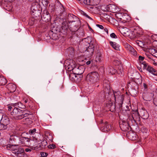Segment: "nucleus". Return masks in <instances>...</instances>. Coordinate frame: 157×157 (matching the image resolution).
<instances>
[{"instance_id": "1", "label": "nucleus", "mask_w": 157, "mask_h": 157, "mask_svg": "<svg viewBox=\"0 0 157 157\" xmlns=\"http://www.w3.org/2000/svg\"><path fill=\"white\" fill-rule=\"evenodd\" d=\"M11 115L15 120H20L25 117H27L29 114L24 113L22 111L17 108H14L13 110V111L10 113Z\"/></svg>"}, {"instance_id": "2", "label": "nucleus", "mask_w": 157, "mask_h": 157, "mask_svg": "<svg viewBox=\"0 0 157 157\" xmlns=\"http://www.w3.org/2000/svg\"><path fill=\"white\" fill-rule=\"evenodd\" d=\"M85 68L83 65H76L74 67L73 71V73H71L69 75L70 79L73 80L76 78V75H79L82 74L84 71Z\"/></svg>"}, {"instance_id": "3", "label": "nucleus", "mask_w": 157, "mask_h": 157, "mask_svg": "<svg viewBox=\"0 0 157 157\" xmlns=\"http://www.w3.org/2000/svg\"><path fill=\"white\" fill-rule=\"evenodd\" d=\"M98 74L97 72H91L87 75L86 79L91 83H94L98 80Z\"/></svg>"}, {"instance_id": "4", "label": "nucleus", "mask_w": 157, "mask_h": 157, "mask_svg": "<svg viewBox=\"0 0 157 157\" xmlns=\"http://www.w3.org/2000/svg\"><path fill=\"white\" fill-rule=\"evenodd\" d=\"M75 62L73 60H67L65 61L64 67L66 71H73L74 67H75Z\"/></svg>"}, {"instance_id": "5", "label": "nucleus", "mask_w": 157, "mask_h": 157, "mask_svg": "<svg viewBox=\"0 0 157 157\" xmlns=\"http://www.w3.org/2000/svg\"><path fill=\"white\" fill-rule=\"evenodd\" d=\"M115 102L117 103L121 107L123 102V95H121L120 91L113 92Z\"/></svg>"}, {"instance_id": "6", "label": "nucleus", "mask_w": 157, "mask_h": 157, "mask_svg": "<svg viewBox=\"0 0 157 157\" xmlns=\"http://www.w3.org/2000/svg\"><path fill=\"white\" fill-rule=\"evenodd\" d=\"M1 127L3 126L2 129L6 128V126L9 124V120L8 117L5 114L2 116V118L0 121Z\"/></svg>"}, {"instance_id": "7", "label": "nucleus", "mask_w": 157, "mask_h": 157, "mask_svg": "<svg viewBox=\"0 0 157 157\" xmlns=\"http://www.w3.org/2000/svg\"><path fill=\"white\" fill-rule=\"evenodd\" d=\"M18 140L19 144H20L27 146L30 145L31 140L30 138L22 137L19 138Z\"/></svg>"}, {"instance_id": "8", "label": "nucleus", "mask_w": 157, "mask_h": 157, "mask_svg": "<svg viewBox=\"0 0 157 157\" xmlns=\"http://www.w3.org/2000/svg\"><path fill=\"white\" fill-rule=\"evenodd\" d=\"M124 47L130 53V54L134 56H137V53L136 50L129 44L125 43L124 44Z\"/></svg>"}, {"instance_id": "9", "label": "nucleus", "mask_w": 157, "mask_h": 157, "mask_svg": "<svg viewBox=\"0 0 157 157\" xmlns=\"http://www.w3.org/2000/svg\"><path fill=\"white\" fill-rule=\"evenodd\" d=\"M94 46L92 45L89 46L85 51L84 53L87 57L89 58L92 55L94 51Z\"/></svg>"}, {"instance_id": "10", "label": "nucleus", "mask_w": 157, "mask_h": 157, "mask_svg": "<svg viewBox=\"0 0 157 157\" xmlns=\"http://www.w3.org/2000/svg\"><path fill=\"white\" fill-rule=\"evenodd\" d=\"M132 118H131L130 119L132 122L133 120L135 122L137 121H139L140 120V117L138 112L137 111H135L133 113L132 115Z\"/></svg>"}, {"instance_id": "11", "label": "nucleus", "mask_w": 157, "mask_h": 157, "mask_svg": "<svg viewBox=\"0 0 157 157\" xmlns=\"http://www.w3.org/2000/svg\"><path fill=\"white\" fill-rule=\"evenodd\" d=\"M120 127L122 130L127 131L129 129V125L127 122L123 121L120 124Z\"/></svg>"}, {"instance_id": "12", "label": "nucleus", "mask_w": 157, "mask_h": 157, "mask_svg": "<svg viewBox=\"0 0 157 157\" xmlns=\"http://www.w3.org/2000/svg\"><path fill=\"white\" fill-rule=\"evenodd\" d=\"M39 6L38 2L35 1L32 4L31 10L33 13H34L35 11L39 10L38 8Z\"/></svg>"}, {"instance_id": "13", "label": "nucleus", "mask_w": 157, "mask_h": 157, "mask_svg": "<svg viewBox=\"0 0 157 157\" xmlns=\"http://www.w3.org/2000/svg\"><path fill=\"white\" fill-rule=\"evenodd\" d=\"M24 150L22 148L19 149L15 151L16 157H26Z\"/></svg>"}, {"instance_id": "14", "label": "nucleus", "mask_w": 157, "mask_h": 157, "mask_svg": "<svg viewBox=\"0 0 157 157\" xmlns=\"http://www.w3.org/2000/svg\"><path fill=\"white\" fill-rule=\"evenodd\" d=\"M76 18V17L72 14H69L68 16V21L69 23L75 22V24L79 23L78 21H75V19Z\"/></svg>"}, {"instance_id": "15", "label": "nucleus", "mask_w": 157, "mask_h": 157, "mask_svg": "<svg viewBox=\"0 0 157 157\" xmlns=\"http://www.w3.org/2000/svg\"><path fill=\"white\" fill-rule=\"evenodd\" d=\"M130 31V30L126 27L120 29L121 33L124 36H129Z\"/></svg>"}, {"instance_id": "16", "label": "nucleus", "mask_w": 157, "mask_h": 157, "mask_svg": "<svg viewBox=\"0 0 157 157\" xmlns=\"http://www.w3.org/2000/svg\"><path fill=\"white\" fill-rule=\"evenodd\" d=\"M109 11L112 13H116L118 11V8L115 5L113 4L109 5L108 6Z\"/></svg>"}, {"instance_id": "17", "label": "nucleus", "mask_w": 157, "mask_h": 157, "mask_svg": "<svg viewBox=\"0 0 157 157\" xmlns=\"http://www.w3.org/2000/svg\"><path fill=\"white\" fill-rule=\"evenodd\" d=\"M102 58L103 55L101 52L98 51L96 55L95 61L97 62H100Z\"/></svg>"}, {"instance_id": "18", "label": "nucleus", "mask_w": 157, "mask_h": 157, "mask_svg": "<svg viewBox=\"0 0 157 157\" xmlns=\"http://www.w3.org/2000/svg\"><path fill=\"white\" fill-rule=\"evenodd\" d=\"M146 70L154 75L157 76L156 71L150 66H148Z\"/></svg>"}, {"instance_id": "19", "label": "nucleus", "mask_w": 157, "mask_h": 157, "mask_svg": "<svg viewBox=\"0 0 157 157\" xmlns=\"http://www.w3.org/2000/svg\"><path fill=\"white\" fill-rule=\"evenodd\" d=\"M110 44L115 50L119 51L120 50V45L115 42L110 41L109 42Z\"/></svg>"}, {"instance_id": "20", "label": "nucleus", "mask_w": 157, "mask_h": 157, "mask_svg": "<svg viewBox=\"0 0 157 157\" xmlns=\"http://www.w3.org/2000/svg\"><path fill=\"white\" fill-rule=\"evenodd\" d=\"M107 71L110 75L115 74L117 72V71L113 67L109 66L107 69Z\"/></svg>"}, {"instance_id": "21", "label": "nucleus", "mask_w": 157, "mask_h": 157, "mask_svg": "<svg viewBox=\"0 0 157 157\" xmlns=\"http://www.w3.org/2000/svg\"><path fill=\"white\" fill-rule=\"evenodd\" d=\"M111 129V125L109 124L106 123L104 126L102 127L101 128V130L102 132H108Z\"/></svg>"}, {"instance_id": "22", "label": "nucleus", "mask_w": 157, "mask_h": 157, "mask_svg": "<svg viewBox=\"0 0 157 157\" xmlns=\"http://www.w3.org/2000/svg\"><path fill=\"white\" fill-rule=\"evenodd\" d=\"M116 16L117 18L120 19L125 20L126 16H128L127 14L123 13H119L116 14Z\"/></svg>"}, {"instance_id": "23", "label": "nucleus", "mask_w": 157, "mask_h": 157, "mask_svg": "<svg viewBox=\"0 0 157 157\" xmlns=\"http://www.w3.org/2000/svg\"><path fill=\"white\" fill-rule=\"evenodd\" d=\"M19 137L15 135L10 136L9 139V142L10 144H13L14 142L18 140Z\"/></svg>"}, {"instance_id": "24", "label": "nucleus", "mask_w": 157, "mask_h": 157, "mask_svg": "<svg viewBox=\"0 0 157 157\" xmlns=\"http://www.w3.org/2000/svg\"><path fill=\"white\" fill-rule=\"evenodd\" d=\"M128 136L129 139L132 140H136L138 138V136L136 134L132 132L130 133Z\"/></svg>"}, {"instance_id": "25", "label": "nucleus", "mask_w": 157, "mask_h": 157, "mask_svg": "<svg viewBox=\"0 0 157 157\" xmlns=\"http://www.w3.org/2000/svg\"><path fill=\"white\" fill-rule=\"evenodd\" d=\"M141 114L142 117V118L144 119H147L149 116L148 114L147 111H142Z\"/></svg>"}, {"instance_id": "26", "label": "nucleus", "mask_w": 157, "mask_h": 157, "mask_svg": "<svg viewBox=\"0 0 157 157\" xmlns=\"http://www.w3.org/2000/svg\"><path fill=\"white\" fill-rule=\"evenodd\" d=\"M14 106L16 107H18L21 109H24L25 107V105L22 104L20 102L15 103L14 104Z\"/></svg>"}, {"instance_id": "27", "label": "nucleus", "mask_w": 157, "mask_h": 157, "mask_svg": "<svg viewBox=\"0 0 157 157\" xmlns=\"http://www.w3.org/2000/svg\"><path fill=\"white\" fill-rule=\"evenodd\" d=\"M36 129L35 128H34L33 129H30L29 131V133L30 135H33V137H35V134L37 133L36 132Z\"/></svg>"}, {"instance_id": "28", "label": "nucleus", "mask_w": 157, "mask_h": 157, "mask_svg": "<svg viewBox=\"0 0 157 157\" xmlns=\"http://www.w3.org/2000/svg\"><path fill=\"white\" fill-rule=\"evenodd\" d=\"M7 80L4 78L1 77L0 78V84L2 85H4L7 83Z\"/></svg>"}, {"instance_id": "29", "label": "nucleus", "mask_w": 157, "mask_h": 157, "mask_svg": "<svg viewBox=\"0 0 157 157\" xmlns=\"http://www.w3.org/2000/svg\"><path fill=\"white\" fill-rule=\"evenodd\" d=\"M45 16H46V17H44V15L43 16V17H42V18L43 20H44L45 21H48L50 19V16L49 14H46Z\"/></svg>"}, {"instance_id": "30", "label": "nucleus", "mask_w": 157, "mask_h": 157, "mask_svg": "<svg viewBox=\"0 0 157 157\" xmlns=\"http://www.w3.org/2000/svg\"><path fill=\"white\" fill-rule=\"evenodd\" d=\"M91 5H97L99 3V0H91Z\"/></svg>"}, {"instance_id": "31", "label": "nucleus", "mask_w": 157, "mask_h": 157, "mask_svg": "<svg viewBox=\"0 0 157 157\" xmlns=\"http://www.w3.org/2000/svg\"><path fill=\"white\" fill-rule=\"evenodd\" d=\"M82 14L86 17L87 18H88V20H93V19H92V18L91 17H90V16H89L86 13L83 12H82Z\"/></svg>"}, {"instance_id": "32", "label": "nucleus", "mask_w": 157, "mask_h": 157, "mask_svg": "<svg viewBox=\"0 0 157 157\" xmlns=\"http://www.w3.org/2000/svg\"><path fill=\"white\" fill-rule=\"evenodd\" d=\"M142 65L143 67V68L144 69H146L147 67L149 65H148L145 62H143L142 63Z\"/></svg>"}, {"instance_id": "33", "label": "nucleus", "mask_w": 157, "mask_h": 157, "mask_svg": "<svg viewBox=\"0 0 157 157\" xmlns=\"http://www.w3.org/2000/svg\"><path fill=\"white\" fill-rule=\"evenodd\" d=\"M91 0H84V3L86 5H91Z\"/></svg>"}, {"instance_id": "34", "label": "nucleus", "mask_w": 157, "mask_h": 157, "mask_svg": "<svg viewBox=\"0 0 157 157\" xmlns=\"http://www.w3.org/2000/svg\"><path fill=\"white\" fill-rule=\"evenodd\" d=\"M23 121L25 124H29L31 121L29 118H25L23 119Z\"/></svg>"}, {"instance_id": "35", "label": "nucleus", "mask_w": 157, "mask_h": 157, "mask_svg": "<svg viewBox=\"0 0 157 157\" xmlns=\"http://www.w3.org/2000/svg\"><path fill=\"white\" fill-rule=\"evenodd\" d=\"M39 2L41 3L43 5H46L48 4L47 0H39Z\"/></svg>"}, {"instance_id": "36", "label": "nucleus", "mask_w": 157, "mask_h": 157, "mask_svg": "<svg viewBox=\"0 0 157 157\" xmlns=\"http://www.w3.org/2000/svg\"><path fill=\"white\" fill-rule=\"evenodd\" d=\"M48 147L49 149H53L56 147V146L54 144H50V145H49L48 146Z\"/></svg>"}, {"instance_id": "37", "label": "nucleus", "mask_w": 157, "mask_h": 157, "mask_svg": "<svg viewBox=\"0 0 157 157\" xmlns=\"http://www.w3.org/2000/svg\"><path fill=\"white\" fill-rule=\"evenodd\" d=\"M47 144V142L45 140H44L41 143V145H42L43 146H45Z\"/></svg>"}, {"instance_id": "38", "label": "nucleus", "mask_w": 157, "mask_h": 157, "mask_svg": "<svg viewBox=\"0 0 157 157\" xmlns=\"http://www.w3.org/2000/svg\"><path fill=\"white\" fill-rule=\"evenodd\" d=\"M90 38H89V37L87 38H85L84 39V41L86 42H87L89 44L91 42V40H88Z\"/></svg>"}, {"instance_id": "39", "label": "nucleus", "mask_w": 157, "mask_h": 157, "mask_svg": "<svg viewBox=\"0 0 157 157\" xmlns=\"http://www.w3.org/2000/svg\"><path fill=\"white\" fill-rule=\"evenodd\" d=\"M151 63L155 66L157 65V62H156L154 60L151 59Z\"/></svg>"}, {"instance_id": "40", "label": "nucleus", "mask_w": 157, "mask_h": 157, "mask_svg": "<svg viewBox=\"0 0 157 157\" xmlns=\"http://www.w3.org/2000/svg\"><path fill=\"white\" fill-rule=\"evenodd\" d=\"M110 36L111 37L113 38H115L117 37L116 35L114 33H112L110 35Z\"/></svg>"}, {"instance_id": "41", "label": "nucleus", "mask_w": 157, "mask_h": 157, "mask_svg": "<svg viewBox=\"0 0 157 157\" xmlns=\"http://www.w3.org/2000/svg\"><path fill=\"white\" fill-rule=\"evenodd\" d=\"M139 60L140 61V63H141V62H143V61L144 60V57L141 56H139Z\"/></svg>"}, {"instance_id": "42", "label": "nucleus", "mask_w": 157, "mask_h": 157, "mask_svg": "<svg viewBox=\"0 0 157 157\" xmlns=\"http://www.w3.org/2000/svg\"><path fill=\"white\" fill-rule=\"evenodd\" d=\"M61 6V10H60V13H63V12L64 11V8L63 7V6L61 4H60Z\"/></svg>"}, {"instance_id": "43", "label": "nucleus", "mask_w": 157, "mask_h": 157, "mask_svg": "<svg viewBox=\"0 0 157 157\" xmlns=\"http://www.w3.org/2000/svg\"><path fill=\"white\" fill-rule=\"evenodd\" d=\"M96 26L101 29H104V27L102 25L97 24Z\"/></svg>"}, {"instance_id": "44", "label": "nucleus", "mask_w": 157, "mask_h": 157, "mask_svg": "<svg viewBox=\"0 0 157 157\" xmlns=\"http://www.w3.org/2000/svg\"><path fill=\"white\" fill-rule=\"evenodd\" d=\"M25 151L27 152H30L31 151V149L30 148H26Z\"/></svg>"}, {"instance_id": "45", "label": "nucleus", "mask_w": 157, "mask_h": 157, "mask_svg": "<svg viewBox=\"0 0 157 157\" xmlns=\"http://www.w3.org/2000/svg\"><path fill=\"white\" fill-rule=\"evenodd\" d=\"M153 102L154 104V105L156 106H157V99H154L153 100Z\"/></svg>"}, {"instance_id": "46", "label": "nucleus", "mask_w": 157, "mask_h": 157, "mask_svg": "<svg viewBox=\"0 0 157 157\" xmlns=\"http://www.w3.org/2000/svg\"><path fill=\"white\" fill-rule=\"evenodd\" d=\"M120 72H121V74L122 75L123 74V70L122 68V67H120Z\"/></svg>"}, {"instance_id": "47", "label": "nucleus", "mask_w": 157, "mask_h": 157, "mask_svg": "<svg viewBox=\"0 0 157 157\" xmlns=\"http://www.w3.org/2000/svg\"><path fill=\"white\" fill-rule=\"evenodd\" d=\"M32 149L33 150H39V149H38V148L37 147H32Z\"/></svg>"}, {"instance_id": "48", "label": "nucleus", "mask_w": 157, "mask_h": 157, "mask_svg": "<svg viewBox=\"0 0 157 157\" xmlns=\"http://www.w3.org/2000/svg\"><path fill=\"white\" fill-rule=\"evenodd\" d=\"M12 107L11 106H8V110L9 111H11Z\"/></svg>"}, {"instance_id": "49", "label": "nucleus", "mask_w": 157, "mask_h": 157, "mask_svg": "<svg viewBox=\"0 0 157 157\" xmlns=\"http://www.w3.org/2000/svg\"><path fill=\"white\" fill-rule=\"evenodd\" d=\"M144 129V131H143V132H144L145 133H147V130L146 128H143V130ZM142 131L143 132V129H141Z\"/></svg>"}, {"instance_id": "50", "label": "nucleus", "mask_w": 157, "mask_h": 157, "mask_svg": "<svg viewBox=\"0 0 157 157\" xmlns=\"http://www.w3.org/2000/svg\"><path fill=\"white\" fill-rule=\"evenodd\" d=\"M90 63H91V61L90 60H89L86 62V64L87 65H89L90 64Z\"/></svg>"}, {"instance_id": "51", "label": "nucleus", "mask_w": 157, "mask_h": 157, "mask_svg": "<svg viewBox=\"0 0 157 157\" xmlns=\"http://www.w3.org/2000/svg\"><path fill=\"white\" fill-rule=\"evenodd\" d=\"M44 154L45 155H44L43 156H44V157H46V156H48V154L47 153H44ZM43 154H44V153H43Z\"/></svg>"}, {"instance_id": "52", "label": "nucleus", "mask_w": 157, "mask_h": 157, "mask_svg": "<svg viewBox=\"0 0 157 157\" xmlns=\"http://www.w3.org/2000/svg\"><path fill=\"white\" fill-rule=\"evenodd\" d=\"M144 87L145 89H146L147 88V86L146 84L145 83H144Z\"/></svg>"}, {"instance_id": "53", "label": "nucleus", "mask_w": 157, "mask_h": 157, "mask_svg": "<svg viewBox=\"0 0 157 157\" xmlns=\"http://www.w3.org/2000/svg\"><path fill=\"white\" fill-rule=\"evenodd\" d=\"M153 50L154 51L155 53H157V50L156 49H153Z\"/></svg>"}, {"instance_id": "54", "label": "nucleus", "mask_w": 157, "mask_h": 157, "mask_svg": "<svg viewBox=\"0 0 157 157\" xmlns=\"http://www.w3.org/2000/svg\"><path fill=\"white\" fill-rule=\"evenodd\" d=\"M29 1H30V2H34V1H36V0H29Z\"/></svg>"}, {"instance_id": "55", "label": "nucleus", "mask_w": 157, "mask_h": 157, "mask_svg": "<svg viewBox=\"0 0 157 157\" xmlns=\"http://www.w3.org/2000/svg\"><path fill=\"white\" fill-rule=\"evenodd\" d=\"M27 102H28V101H27V100H25V103H27Z\"/></svg>"}, {"instance_id": "56", "label": "nucleus", "mask_w": 157, "mask_h": 157, "mask_svg": "<svg viewBox=\"0 0 157 157\" xmlns=\"http://www.w3.org/2000/svg\"><path fill=\"white\" fill-rule=\"evenodd\" d=\"M125 111L126 113H128L129 112V111L128 110H126Z\"/></svg>"}, {"instance_id": "57", "label": "nucleus", "mask_w": 157, "mask_h": 157, "mask_svg": "<svg viewBox=\"0 0 157 157\" xmlns=\"http://www.w3.org/2000/svg\"><path fill=\"white\" fill-rule=\"evenodd\" d=\"M14 89L15 90H16V87L15 86L14 87Z\"/></svg>"}, {"instance_id": "58", "label": "nucleus", "mask_w": 157, "mask_h": 157, "mask_svg": "<svg viewBox=\"0 0 157 157\" xmlns=\"http://www.w3.org/2000/svg\"><path fill=\"white\" fill-rule=\"evenodd\" d=\"M117 72L119 73V74H120V72H119V71H118Z\"/></svg>"}, {"instance_id": "59", "label": "nucleus", "mask_w": 157, "mask_h": 157, "mask_svg": "<svg viewBox=\"0 0 157 157\" xmlns=\"http://www.w3.org/2000/svg\"><path fill=\"white\" fill-rule=\"evenodd\" d=\"M2 110H0V112H1V111H2Z\"/></svg>"}, {"instance_id": "60", "label": "nucleus", "mask_w": 157, "mask_h": 157, "mask_svg": "<svg viewBox=\"0 0 157 157\" xmlns=\"http://www.w3.org/2000/svg\"><path fill=\"white\" fill-rule=\"evenodd\" d=\"M126 113V114H128V113Z\"/></svg>"}, {"instance_id": "61", "label": "nucleus", "mask_w": 157, "mask_h": 157, "mask_svg": "<svg viewBox=\"0 0 157 157\" xmlns=\"http://www.w3.org/2000/svg\"><path fill=\"white\" fill-rule=\"evenodd\" d=\"M156 43H157V41H156Z\"/></svg>"}, {"instance_id": "62", "label": "nucleus", "mask_w": 157, "mask_h": 157, "mask_svg": "<svg viewBox=\"0 0 157 157\" xmlns=\"http://www.w3.org/2000/svg\"><path fill=\"white\" fill-rule=\"evenodd\" d=\"M0 157H1L0 156Z\"/></svg>"}]
</instances>
